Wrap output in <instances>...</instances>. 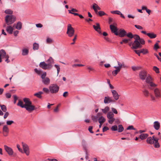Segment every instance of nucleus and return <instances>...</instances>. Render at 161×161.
Instances as JSON below:
<instances>
[{"label":"nucleus","instance_id":"obj_1","mask_svg":"<svg viewBox=\"0 0 161 161\" xmlns=\"http://www.w3.org/2000/svg\"><path fill=\"white\" fill-rule=\"evenodd\" d=\"M23 101L25 104H23V102L20 100H19L17 104V105L22 108H25L28 112H31L35 109V106L32 105V103L30 99L27 98L23 99Z\"/></svg>","mask_w":161,"mask_h":161},{"label":"nucleus","instance_id":"obj_2","mask_svg":"<svg viewBox=\"0 0 161 161\" xmlns=\"http://www.w3.org/2000/svg\"><path fill=\"white\" fill-rule=\"evenodd\" d=\"M34 71L38 75H40L42 73L41 78L42 79V82L44 85L47 86L50 84V79L49 78L46 77L47 73L46 72H42L41 70H38L36 68L34 69Z\"/></svg>","mask_w":161,"mask_h":161},{"label":"nucleus","instance_id":"obj_3","mask_svg":"<svg viewBox=\"0 0 161 161\" xmlns=\"http://www.w3.org/2000/svg\"><path fill=\"white\" fill-rule=\"evenodd\" d=\"M155 96L152 95L150 96L151 100L153 101H156V99H159L161 98V91L158 88L155 89L153 91Z\"/></svg>","mask_w":161,"mask_h":161},{"label":"nucleus","instance_id":"obj_4","mask_svg":"<svg viewBox=\"0 0 161 161\" xmlns=\"http://www.w3.org/2000/svg\"><path fill=\"white\" fill-rule=\"evenodd\" d=\"M15 20V17L13 15H8L5 17L6 23L8 25L12 24Z\"/></svg>","mask_w":161,"mask_h":161},{"label":"nucleus","instance_id":"obj_5","mask_svg":"<svg viewBox=\"0 0 161 161\" xmlns=\"http://www.w3.org/2000/svg\"><path fill=\"white\" fill-rule=\"evenodd\" d=\"M75 30L71 26L70 24H68L67 25V31L66 34L69 37H71L74 35Z\"/></svg>","mask_w":161,"mask_h":161},{"label":"nucleus","instance_id":"obj_6","mask_svg":"<svg viewBox=\"0 0 161 161\" xmlns=\"http://www.w3.org/2000/svg\"><path fill=\"white\" fill-rule=\"evenodd\" d=\"M39 66L44 70H50L52 67V65L51 64H46L44 62H41L39 64Z\"/></svg>","mask_w":161,"mask_h":161},{"label":"nucleus","instance_id":"obj_7","mask_svg":"<svg viewBox=\"0 0 161 161\" xmlns=\"http://www.w3.org/2000/svg\"><path fill=\"white\" fill-rule=\"evenodd\" d=\"M49 88L51 93H56L58 91L59 87L56 84H53L50 86Z\"/></svg>","mask_w":161,"mask_h":161},{"label":"nucleus","instance_id":"obj_8","mask_svg":"<svg viewBox=\"0 0 161 161\" xmlns=\"http://www.w3.org/2000/svg\"><path fill=\"white\" fill-rule=\"evenodd\" d=\"M21 144L24 153H25L26 155H29L30 151L28 146L25 143L23 142H21Z\"/></svg>","mask_w":161,"mask_h":161},{"label":"nucleus","instance_id":"obj_9","mask_svg":"<svg viewBox=\"0 0 161 161\" xmlns=\"http://www.w3.org/2000/svg\"><path fill=\"white\" fill-rule=\"evenodd\" d=\"M147 75V72L146 70H142L139 73V76L141 80H144L145 79Z\"/></svg>","mask_w":161,"mask_h":161},{"label":"nucleus","instance_id":"obj_10","mask_svg":"<svg viewBox=\"0 0 161 161\" xmlns=\"http://www.w3.org/2000/svg\"><path fill=\"white\" fill-rule=\"evenodd\" d=\"M142 45L138 41L135 40L132 45L131 48L132 49H136L138 48H141Z\"/></svg>","mask_w":161,"mask_h":161},{"label":"nucleus","instance_id":"obj_11","mask_svg":"<svg viewBox=\"0 0 161 161\" xmlns=\"http://www.w3.org/2000/svg\"><path fill=\"white\" fill-rule=\"evenodd\" d=\"M156 138H155V136H153L152 137H149L147 139L146 141L147 143L150 144H153L154 143V141L156 140Z\"/></svg>","mask_w":161,"mask_h":161},{"label":"nucleus","instance_id":"obj_12","mask_svg":"<svg viewBox=\"0 0 161 161\" xmlns=\"http://www.w3.org/2000/svg\"><path fill=\"white\" fill-rule=\"evenodd\" d=\"M141 32L145 35H147L148 37L151 39L154 38H156L157 36L156 35L153 33H147L145 31H141Z\"/></svg>","mask_w":161,"mask_h":161},{"label":"nucleus","instance_id":"obj_13","mask_svg":"<svg viewBox=\"0 0 161 161\" xmlns=\"http://www.w3.org/2000/svg\"><path fill=\"white\" fill-rule=\"evenodd\" d=\"M4 149L6 151V152L8 153V154L9 155H12L13 154V151L12 149L7 146L6 145H5L4 146Z\"/></svg>","mask_w":161,"mask_h":161},{"label":"nucleus","instance_id":"obj_14","mask_svg":"<svg viewBox=\"0 0 161 161\" xmlns=\"http://www.w3.org/2000/svg\"><path fill=\"white\" fill-rule=\"evenodd\" d=\"M110 27L112 32L114 33L116 35H118V29L114 25H111Z\"/></svg>","mask_w":161,"mask_h":161},{"label":"nucleus","instance_id":"obj_15","mask_svg":"<svg viewBox=\"0 0 161 161\" xmlns=\"http://www.w3.org/2000/svg\"><path fill=\"white\" fill-rule=\"evenodd\" d=\"M3 134L4 136H6L8 135L9 132V129L7 125H4L3 129Z\"/></svg>","mask_w":161,"mask_h":161},{"label":"nucleus","instance_id":"obj_16","mask_svg":"<svg viewBox=\"0 0 161 161\" xmlns=\"http://www.w3.org/2000/svg\"><path fill=\"white\" fill-rule=\"evenodd\" d=\"M115 100L112 99L111 97L108 96L105 97H104V103H108L111 102H114Z\"/></svg>","mask_w":161,"mask_h":161},{"label":"nucleus","instance_id":"obj_17","mask_svg":"<svg viewBox=\"0 0 161 161\" xmlns=\"http://www.w3.org/2000/svg\"><path fill=\"white\" fill-rule=\"evenodd\" d=\"M111 91L114 100L115 101L117 100L119 98V96L118 95L117 92L115 90H112Z\"/></svg>","mask_w":161,"mask_h":161},{"label":"nucleus","instance_id":"obj_18","mask_svg":"<svg viewBox=\"0 0 161 161\" xmlns=\"http://www.w3.org/2000/svg\"><path fill=\"white\" fill-rule=\"evenodd\" d=\"M118 35L120 37H123L126 35V32L124 29H120L118 31Z\"/></svg>","mask_w":161,"mask_h":161},{"label":"nucleus","instance_id":"obj_19","mask_svg":"<svg viewBox=\"0 0 161 161\" xmlns=\"http://www.w3.org/2000/svg\"><path fill=\"white\" fill-rule=\"evenodd\" d=\"M93 27L94 29L97 31L99 34H101V28L100 27V25L98 23H97L96 25H93Z\"/></svg>","mask_w":161,"mask_h":161},{"label":"nucleus","instance_id":"obj_20","mask_svg":"<svg viewBox=\"0 0 161 161\" xmlns=\"http://www.w3.org/2000/svg\"><path fill=\"white\" fill-rule=\"evenodd\" d=\"M6 53L5 51L3 49H1L0 50V62L2 61V58H3L6 57Z\"/></svg>","mask_w":161,"mask_h":161},{"label":"nucleus","instance_id":"obj_21","mask_svg":"<svg viewBox=\"0 0 161 161\" xmlns=\"http://www.w3.org/2000/svg\"><path fill=\"white\" fill-rule=\"evenodd\" d=\"M118 64V66H114V68H117L119 69L120 70L122 68H125L126 66L125 65L124 62H120L119 61H117Z\"/></svg>","mask_w":161,"mask_h":161},{"label":"nucleus","instance_id":"obj_22","mask_svg":"<svg viewBox=\"0 0 161 161\" xmlns=\"http://www.w3.org/2000/svg\"><path fill=\"white\" fill-rule=\"evenodd\" d=\"M153 127L156 130H158L160 127V123L158 121L154 122L153 123Z\"/></svg>","mask_w":161,"mask_h":161},{"label":"nucleus","instance_id":"obj_23","mask_svg":"<svg viewBox=\"0 0 161 161\" xmlns=\"http://www.w3.org/2000/svg\"><path fill=\"white\" fill-rule=\"evenodd\" d=\"M145 79L146 82L148 84L152 82L153 80L152 78L149 74H148Z\"/></svg>","mask_w":161,"mask_h":161},{"label":"nucleus","instance_id":"obj_24","mask_svg":"<svg viewBox=\"0 0 161 161\" xmlns=\"http://www.w3.org/2000/svg\"><path fill=\"white\" fill-rule=\"evenodd\" d=\"M148 135L147 134L143 133V134H141L140 135L139 137H140V138L141 140H143L146 139L147 138V137H148Z\"/></svg>","mask_w":161,"mask_h":161},{"label":"nucleus","instance_id":"obj_25","mask_svg":"<svg viewBox=\"0 0 161 161\" xmlns=\"http://www.w3.org/2000/svg\"><path fill=\"white\" fill-rule=\"evenodd\" d=\"M115 68L116 69L113 70L112 72V75L114 76H116V75L118 74V73H119L120 71V70L118 68Z\"/></svg>","mask_w":161,"mask_h":161},{"label":"nucleus","instance_id":"obj_26","mask_svg":"<svg viewBox=\"0 0 161 161\" xmlns=\"http://www.w3.org/2000/svg\"><path fill=\"white\" fill-rule=\"evenodd\" d=\"M13 30V28L11 26H8L6 29L7 31L10 34L12 33Z\"/></svg>","mask_w":161,"mask_h":161},{"label":"nucleus","instance_id":"obj_27","mask_svg":"<svg viewBox=\"0 0 161 161\" xmlns=\"http://www.w3.org/2000/svg\"><path fill=\"white\" fill-rule=\"evenodd\" d=\"M22 26V25L21 23L19 21L17 23L15 26V28L18 30H20L21 29Z\"/></svg>","mask_w":161,"mask_h":161},{"label":"nucleus","instance_id":"obj_28","mask_svg":"<svg viewBox=\"0 0 161 161\" xmlns=\"http://www.w3.org/2000/svg\"><path fill=\"white\" fill-rule=\"evenodd\" d=\"M98 6V5L96 3H94L93 4L92 8L93 9L95 12L96 14H97L98 11H97V8Z\"/></svg>","mask_w":161,"mask_h":161},{"label":"nucleus","instance_id":"obj_29","mask_svg":"<svg viewBox=\"0 0 161 161\" xmlns=\"http://www.w3.org/2000/svg\"><path fill=\"white\" fill-rule=\"evenodd\" d=\"M158 139L156 138L154 141L155 143L153 144V145L155 148H158L160 147V144L158 142Z\"/></svg>","mask_w":161,"mask_h":161},{"label":"nucleus","instance_id":"obj_30","mask_svg":"<svg viewBox=\"0 0 161 161\" xmlns=\"http://www.w3.org/2000/svg\"><path fill=\"white\" fill-rule=\"evenodd\" d=\"M142 10H145L147 13L149 15L150 14L151 10L149 9H147V7L145 6H142Z\"/></svg>","mask_w":161,"mask_h":161},{"label":"nucleus","instance_id":"obj_31","mask_svg":"<svg viewBox=\"0 0 161 161\" xmlns=\"http://www.w3.org/2000/svg\"><path fill=\"white\" fill-rule=\"evenodd\" d=\"M29 53V50L26 48H24L22 49V54L23 55H27Z\"/></svg>","mask_w":161,"mask_h":161},{"label":"nucleus","instance_id":"obj_32","mask_svg":"<svg viewBox=\"0 0 161 161\" xmlns=\"http://www.w3.org/2000/svg\"><path fill=\"white\" fill-rule=\"evenodd\" d=\"M98 120L99 123H103L106 120L102 116L99 117L98 119Z\"/></svg>","mask_w":161,"mask_h":161},{"label":"nucleus","instance_id":"obj_33","mask_svg":"<svg viewBox=\"0 0 161 161\" xmlns=\"http://www.w3.org/2000/svg\"><path fill=\"white\" fill-rule=\"evenodd\" d=\"M43 94L42 92H39L37 93H36L34 94V96L36 97L39 98H41L42 97L41 95Z\"/></svg>","mask_w":161,"mask_h":161},{"label":"nucleus","instance_id":"obj_34","mask_svg":"<svg viewBox=\"0 0 161 161\" xmlns=\"http://www.w3.org/2000/svg\"><path fill=\"white\" fill-rule=\"evenodd\" d=\"M114 116V114L110 112H108L107 114V117L108 119L113 118Z\"/></svg>","mask_w":161,"mask_h":161},{"label":"nucleus","instance_id":"obj_35","mask_svg":"<svg viewBox=\"0 0 161 161\" xmlns=\"http://www.w3.org/2000/svg\"><path fill=\"white\" fill-rule=\"evenodd\" d=\"M143 93L144 95L146 97H148L149 95V92L148 91L146 90L145 89L143 91Z\"/></svg>","mask_w":161,"mask_h":161},{"label":"nucleus","instance_id":"obj_36","mask_svg":"<svg viewBox=\"0 0 161 161\" xmlns=\"http://www.w3.org/2000/svg\"><path fill=\"white\" fill-rule=\"evenodd\" d=\"M109 109V108L108 106L106 107L104 109H102V110L103 113L106 114Z\"/></svg>","mask_w":161,"mask_h":161},{"label":"nucleus","instance_id":"obj_37","mask_svg":"<svg viewBox=\"0 0 161 161\" xmlns=\"http://www.w3.org/2000/svg\"><path fill=\"white\" fill-rule=\"evenodd\" d=\"M33 49L34 50H37L38 49L39 46V44L36 43H34L33 44Z\"/></svg>","mask_w":161,"mask_h":161},{"label":"nucleus","instance_id":"obj_38","mask_svg":"<svg viewBox=\"0 0 161 161\" xmlns=\"http://www.w3.org/2000/svg\"><path fill=\"white\" fill-rule=\"evenodd\" d=\"M48 62V64H50L52 65V64L54 63V61L53 59L51 57H50L49 58L47 61Z\"/></svg>","mask_w":161,"mask_h":161},{"label":"nucleus","instance_id":"obj_39","mask_svg":"<svg viewBox=\"0 0 161 161\" xmlns=\"http://www.w3.org/2000/svg\"><path fill=\"white\" fill-rule=\"evenodd\" d=\"M149 84V85L151 87L149 88L151 90L152 89V87H153V88L157 86L156 84H154V83L152 81Z\"/></svg>","mask_w":161,"mask_h":161},{"label":"nucleus","instance_id":"obj_40","mask_svg":"<svg viewBox=\"0 0 161 161\" xmlns=\"http://www.w3.org/2000/svg\"><path fill=\"white\" fill-rule=\"evenodd\" d=\"M118 128H119L118 129V131L119 132H121L123 131L124 130V128L122 125H119Z\"/></svg>","mask_w":161,"mask_h":161},{"label":"nucleus","instance_id":"obj_41","mask_svg":"<svg viewBox=\"0 0 161 161\" xmlns=\"http://www.w3.org/2000/svg\"><path fill=\"white\" fill-rule=\"evenodd\" d=\"M111 13L112 14H117L119 15L121 14V12L118 10L112 11H111Z\"/></svg>","mask_w":161,"mask_h":161},{"label":"nucleus","instance_id":"obj_42","mask_svg":"<svg viewBox=\"0 0 161 161\" xmlns=\"http://www.w3.org/2000/svg\"><path fill=\"white\" fill-rule=\"evenodd\" d=\"M0 107H1V109L3 112H5L6 111L7 109L5 106L3 105H0Z\"/></svg>","mask_w":161,"mask_h":161},{"label":"nucleus","instance_id":"obj_43","mask_svg":"<svg viewBox=\"0 0 161 161\" xmlns=\"http://www.w3.org/2000/svg\"><path fill=\"white\" fill-rule=\"evenodd\" d=\"M97 13H98V15L100 16H103V15H107L103 11H99Z\"/></svg>","mask_w":161,"mask_h":161},{"label":"nucleus","instance_id":"obj_44","mask_svg":"<svg viewBox=\"0 0 161 161\" xmlns=\"http://www.w3.org/2000/svg\"><path fill=\"white\" fill-rule=\"evenodd\" d=\"M141 53H142L144 54L147 53L148 52L147 50L146 49H142L140 50Z\"/></svg>","mask_w":161,"mask_h":161},{"label":"nucleus","instance_id":"obj_45","mask_svg":"<svg viewBox=\"0 0 161 161\" xmlns=\"http://www.w3.org/2000/svg\"><path fill=\"white\" fill-rule=\"evenodd\" d=\"M133 38L135 40L138 41L140 39V36L137 35H134L133 36Z\"/></svg>","mask_w":161,"mask_h":161},{"label":"nucleus","instance_id":"obj_46","mask_svg":"<svg viewBox=\"0 0 161 161\" xmlns=\"http://www.w3.org/2000/svg\"><path fill=\"white\" fill-rule=\"evenodd\" d=\"M5 13L6 14H11L13 13V11L10 9H8L6 10L5 11Z\"/></svg>","mask_w":161,"mask_h":161},{"label":"nucleus","instance_id":"obj_47","mask_svg":"<svg viewBox=\"0 0 161 161\" xmlns=\"http://www.w3.org/2000/svg\"><path fill=\"white\" fill-rule=\"evenodd\" d=\"M153 70L157 73H159V69L156 66L153 67Z\"/></svg>","mask_w":161,"mask_h":161},{"label":"nucleus","instance_id":"obj_48","mask_svg":"<svg viewBox=\"0 0 161 161\" xmlns=\"http://www.w3.org/2000/svg\"><path fill=\"white\" fill-rule=\"evenodd\" d=\"M126 35L127 36L130 38H133V35L132 34L131 32H129L127 34H126Z\"/></svg>","mask_w":161,"mask_h":161},{"label":"nucleus","instance_id":"obj_49","mask_svg":"<svg viewBox=\"0 0 161 161\" xmlns=\"http://www.w3.org/2000/svg\"><path fill=\"white\" fill-rule=\"evenodd\" d=\"M54 66L57 69V75H58L60 70L59 66L57 64H55Z\"/></svg>","mask_w":161,"mask_h":161},{"label":"nucleus","instance_id":"obj_50","mask_svg":"<svg viewBox=\"0 0 161 161\" xmlns=\"http://www.w3.org/2000/svg\"><path fill=\"white\" fill-rule=\"evenodd\" d=\"M132 69L134 70L135 71L136 70H138L139 69H141V67H137L135 66H132L131 67Z\"/></svg>","mask_w":161,"mask_h":161},{"label":"nucleus","instance_id":"obj_51","mask_svg":"<svg viewBox=\"0 0 161 161\" xmlns=\"http://www.w3.org/2000/svg\"><path fill=\"white\" fill-rule=\"evenodd\" d=\"M134 26L138 30H142L143 29V28L140 25H134Z\"/></svg>","mask_w":161,"mask_h":161},{"label":"nucleus","instance_id":"obj_52","mask_svg":"<svg viewBox=\"0 0 161 161\" xmlns=\"http://www.w3.org/2000/svg\"><path fill=\"white\" fill-rule=\"evenodd\" d=\"M127 130H136L135 128H134V127L132 125H130L127 128Z\"/></svg>","mask_w":161,"mask_h":161},{"label":"nucleus","instance_id":"obj_53","mask_svg":"<svg viewBox=\"0 0 161 161\" xmlns=\"http://www.w3.org/2000/svg\"><path fill=\"white\" fill-rule=\"evenodd\" d=\"M117 126L116 125L113 126L111 127V130L113 131H116L117 130Z\"/></svg>","mask_w":161,"mask_h":161},{"label":"nucleus","instance_id":"obj_54","mask_svg":"<svg viewBox=\"0 0 161 161\" xmlns=\"http://www.w3.org/2000/svg\"><path fill=\"white\" fill-rule=\"evenodd\" d=\"M139 41L140 43L142 44H144L145 43V42L143 39L142 38H140L139 40Z\"/></svg>","mask_w":161,"mask_h":161},{"label":"nucleus","instance_id":"obj_55","mask_svg":"<svg viewBox=\"0 0 161 161\" xmlns=\"http://www.w3.org/2000/svg\"><path fill=\"white\" fill-rule=\"evenodd\" d=\"M14 123V121L12 120H8L6 122V124L7 125H10Z\"/></svg>","mask_w":161,"mask_h":161},{"label":"nucleus","instance_id":"obj_56","mask_svg":"<svg viewBox=\"0 0 161 161\" xmlns=\"http://www.w3.org/2000/svg\"><path fill=\"white\" fill-rule=\"evenodd\" d=\"M114 120L115 119L114 118L112 119H109L108 121V123L110 124H112Z\"/></svg>","mask_w":161,"mask_h":161},{"label":"nucleus","instance_id":"obj_57","mask_svg":"<svg viewBox=\"0 0 161 161\" xmlns=\"http://www.w3.org/2000/svg\"><path fill=\"white\" fill-rule=\"evenodd\" d=\"M43 91L44 92H45L46 93H48L49 92V90L46 88H44L43 89Z\"/></svg>","mask_w":161,"mask_h":161},{"label":"nucleus","instance_id":"obj_58","mask_svg":"<svg viewBox=\"0 0 161 161\" xmlns=\"http://www.w3.org/2000/svg\"><path fill=\"white\" fill-rule=\"evenodd\" d=\"M123 42L124 43H127L129 41H130V39H124L122 40Z\"/></svg>","mask_w":161,"mask_h":161},{"label":"nucleus","instance_id":"obj_59","mask_svg":"<svg viewBox=\"0 0 161 161\" xmlns=\"http://www.w3.org/2000/svg\"><path fill=\"white\" fill-rule=\"evenodd\" d=\"M47 42L48 43H51L53 42V40L49 38H47Z\"/></svg>","mask_w":161,"mask_h":161},{"label":"nucleus","instance_id":"obj_60","mask_svg":"<svg viewBox=\"0 0 161 161\" xmlns=\"http://www.w3.org/2000/svg\"><path fill=\"white\" fill-rule=\"evenodd\" d=\"M16 146H17V147L18 148V149L19 150V152H21L22 153H23V151L22 149L20 148V146H19V144H17Z\"/></svg>","mask_w":161,"mask_h":161},{"label":"nucleus","instance_id":"obj_61","mask_svg":"<svg viewBox=\"0 0 161 161\" xmlns=\"http://www.w3.org/2000/svg\"><path fill=\"white\" fill-rule=\"evenodd\" d=\"M134 52L139 56H140V53H141V52H141L140 50H134Z\"/></svg>","mask_w":161,"mask_h":161},{"label":"nucleus","instance_id":"obj_62","mask_svg":"<svg viewBox=\"0 0 161 161\" xmlns=\"http://www.w3.org/2000/svg\"><path fill=\"white\" fill-rule=\"evenodd\" d=\"M111 109H112V111L115 114H117V113H118L117 111L115 108H111Z\"/></svg>","mask_w":161,"mask_h":161},{"label":"nucleus","instance_id":"obj_63","mask_svg":"<svg viewBox=\"0 0 161 161\" xmlns=\"http://www.w3.org/2000/svg\"><path fill=\"white\" fill-rule=\"evenodd\" d=\"M159 48V47L158 45V43H156L154 45V49H155L157 50Z\"/></svg>","mask_w":161,"mask_h":161},{"label":"nucleus","instance_id":"obj_64","mask_svg":"<svg viewBox=\"0 0 161 161\" xmlns=\"http://www.w3.org/2000/svg\"><path fill=\"white\" fill-rule=\"evenodd\" d=\"M109 129L108 127L107 126H104L103 129V131L104 132Z\"/></svg>","mask_w":161,"mask_h":161}]
</instances>
